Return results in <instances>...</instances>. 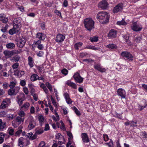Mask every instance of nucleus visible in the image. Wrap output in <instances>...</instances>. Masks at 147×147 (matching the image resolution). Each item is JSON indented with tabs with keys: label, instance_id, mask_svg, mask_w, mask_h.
<instances>
[{
	"label": "nucleus",
	"instance_id": "nucleus-1",
	"mask_svg": "<svg viewBox=\"0 0 147 147\" xmlns=\"http://www.w3.org/2000/svg\"><path fill=\"white\" fill-rule=\"evenodd\" d=\"M96 18L100 22L104 24L109 22V15L107 12L100 11L98 13Z\"/></svg>",
	"mask_w": 147,
	"mask_h": 147
},
{
	"label": "nucleus",
	"instance_id": "nucleus-2",
	"mask_svg": "<svg viewBox=\"0 0 147 147\" xmlns=\"http://www.w3.org/2000/svg\"><path fill=\"white\" fill-rule=\"evenodd\" d=\"M84 23L85 28L89 31H91L94 28V22L91 18H86Z\"/></svg>",
	"mask_w": 147,
	"mask_h": 147
},
{
	"label": "nucleus",
	"instance_id": "nucleus-3",
	"mask_svg": "<svg viewBox=\"0 0 147 147\" xmlns=\"http://www.w3.org/2000/svg\"><path fill=\"white\" fill-rule=\"evenodd\" d=\"M25 123H29L28 126V129L31 130L33 129L36 126V123L34 117L32 116H30L25 121Z\"/></svg>",
	"mask_w": 147,
	"mask_h": 147
},
{
	"label": "nucleus",
	"instance_id": "nucleus-4",
	"mask_svg": "<svg viewBox=\"0 0 147 147\" xmlns=\"http://www.w3.org/2000/svg\"><path fill=\"white\" fill-rule=\"evenodd\" d=\"M11 103L10 99L9 98H6L4 99L1 103L0 108L3 109L7 107Z\"/></svg>",
	"mask_w": 147,
	"mask_h": 147
},
{
	"label": "nucleus",
	"instance_id": "nucleus-5",
	"mask_svg": "<svg viewBox=\"0 0 147 147\" xmlns=\"http://www.w3.org/2000/svg\"><path fill=\"white\" fill-rule=\"evenodd\" d=\"M22 19L21 18H18L15 19L13 21V26L15 28H18L20 30L21 27Z\"/></svg>",
	"mask_w": 147,
	"mask_h": 147
},
{
	"label": "nucleus",
	"instance_id": "nucleus-6",
	"mask_svg": "<svg viewBox=\"0 0 147 147\" xmlns=\"http://www.w3.org/2000/svg\"><path fill=\"white\" fill-rule=\"evenodd\" d=\"M131 28L133 30L136 32L140 31L142 29V26L136 22L133 23L131 25Z\"/></svg>",
	"mask_w": 147,
	"mask_h": 147
},
{
	"label": "nucleus",
	"instance_id": "nucleus-7",
	"mask_svg": "<svg viewBox=\"0 0 147 147\" xmlns=\"http://www.w3.org/2000/svg\"><path fill=\"white\" fill-rule=\"evenodd\" d=\"M121 55L125 59L129 60H133V57L129 53L124 51L121 53Z\"/></svg>",
	"mask_w": 147,
	"mask_h": 147
},
{
	"label": "nucleus",
	"instance_id": "nucleus-8",
	"mask_svg": "<svg viewBox=\"0 0 147 147\" xmlns=\"http://www.w3.org/2000/svg\"><path fill=\"white\" fill-rule=\"evenodd\" d=\"M117 95L121 97V98H125L126 97V92L125 90L122 88H119L117 91Z\"/></svg>",
	"mask_w": 147,
	"mask_h": 147
},
{
	"label": "nucleus",
	"instance_id": "nucleus-9",
	"mask_svg": "<svg viewBox=\"0 0 147 147\" xmlns=\"http://www.w3.org/2000/svg\"><path fill=\"white\" fill-rule=\"evenodd\" d=\"M25 96L23 93H20L17 96V101L20 106L21 105L24 100Z\"/></svg>",
	"mask_w": 147,
	"mask_h": 147
},
{
	"label": "nucleus",
	"instance_id": "nucleus-10",
	"mask_svg": "<svg viewBox=\"0 0 147 147\" xmlns=\"http://www.w3.org/2000/svg\"><path fill=\"white\" fill-rule=\"evenodd\" d=\"M26 41V40L25 38H20L17 41V46L19 47L22 48L25 45Z\"/></svg>",
	"mask_w": 147,
	"mask_h": 147
},
{
	"label": "nucleus",
	"instance_id": "nucleus-11",
	"mask_svg": "<svg viewBox=\"0 0 147 147\" xmlns=\"http://www.w3.org/2000/svg\"><path fill=\"white\" fill-rule=\"evenodd\" d=\"M108 4L107 2L105 0L100 1L98 3V7L103 9H106L108 7Z\"/></svg>",
	"mask_w": 147,
	"mask_h": 147
},
{
	"label": "nucleus",
	"instance_id": "nucleus-12",
	"mask_svg": "<svg viewBox=\"0 0 147 147\" xmlns=\"http://www.w3.org/2000/svg\"><path fill=\"white\" fill-rule=\"evenodd\" d=\"M73 77L75 81L81 83L83 81V78H82L78 72L75 73Z\"/></svg>",
	"mask_w": 147,
	"mask_h": 147
},
{
	"label": "nucleus",
	"instance_id": "nucleus-13",
	"mask_svg": "<svg viewBox=\"0 0 147 147\" xmlns=\"http://www.w3.org/2000/svg\"><path fill=\"white\" fill-rule=\"evenodd\" d=\"M65 38V36L61 34H59L55 38V41L57 42H61L63 41Z\"/></svg>",
	"mask_w": 147,
	"mask_h": 147
},
{
	"label": "nucleus",
	"instance_id": "nucleus-14",
	"mask_svg": "<svg viewBox=\"0 0 147 147\" xmlns=\"http://www.w3.org/2000/svg\"><path fill=\"white\" fill-rule=\"evenodd\" d=\"M26 142H28L26 140L22 137H21L18 140V145L20 147H23L24 146H26L28 144L26 143Z\"/></svg>",
	"mask_w": 147,
	"mask_h": 147
},
{
	"label": "nucleus",
	"instance_id": "nucleus-15",
	"mask_svg": "<svg viewBox=\"0 0 147 147\" xmlns=\"http://www.w3.org/2000/svg\"><path fill=\"white\" fill-rule=\"evenodd\" d=\"M36 37L39 39V40H44L46 38L47 36L45 34L41 32H38L36 34Z\"/></svg>",
	"mask_w": 147,
	"mask_h": 147
},
{
	"label": "nucleus",
	"instance_id": "nucleus-16",
	"mask_svg": "<svg viewBox=\"0 0 147 147\" xmlns=\"http://www.w3.org/2000/svg\"><path fill=\"white\" fill-rule=\"evenodd\" d=\"M94 67L95 69L101 72H105L106 70L105 68L103 67L99 64L94 65Z\"/></svg>",
	"mask_w": 147,
	"mask_h": 147
},
{
	"label": "nucleus",
	"instance_id": "nucleus-17",
	"mask_svg": "<svg viewBox=\"0 0 147 147\" xmlns=\"http://www.w3.org/2000/svg\"><path fill=\"white\" fill-rule=\"evenodd\" d=\"M63 96L65 99L67 103L68 104H71L72 102V101L70 98L69 94L67 93H65L63 94Z\"/></svg>",
	"mask_w": 147,
	"mask_h": 147
},
{
	"label": "nucleus",
	"instance_id": "nucleus-18",
	"mask_svg": "<svg viewBox=\"0 0 147 147\" xmlns=\"http://www.w3.org/2000/svg\"><path fill=\"white\" fill-rule=\"evenodd\" d=\"M24 71H23L16 70L14 71V75L17 76L18 78H20L24 75Z\"/></svg>",
	"mask_w": 147,
	"mask_h": 147
},
{
	"label": "nucleus",
	"instance_id": "nucleus-19",
	"mask_svg": "<svg viewBox=\"0 0 147 147\" xmlns=\"http://www.w3.org/2000/svg\"><path fill=\"white\" fill-rule=\"evenodd\" d=\"M41 41L40 40H38L36 41H35L34 43L37 46L38 48L40 50H42L44 49V46L43 45L41 44Z\"/></svg>",
	"mask_w": 147,
	"mask_h": 147
},
{
	"label": "nucleus",
	"instance_id": "nucleus-20",
	"mask_svg": "<svg viewBox=\"0 0 147 147\" xmlns=\"http://www.w3.org/2000/svg\"><path fill=\"white\" fill-rule=\"evenodd\" d=\"M122 9L121 5L118 4L116 6L113 10V12L114 13H117L121 11Z\"/></svg>",
	"mask_w": 147,
	"mask_h": 147
},
{
	"label": "nucleus",
	"instance_id": "nucleus-21",
	"mask_svg": "<svg viewBox=\"0 0 147 147\" xmlns=\"http://www.w3.org/2000/svg\"><path fill=\"white\" fill-rule=\"evenodd\" d=\"M30 106V104L28 102L24 103L22 106L21 107L20 109L24 111H27L29 109Z\"/></svg>",
	"mask_w": 147,
	"mask_h": 147
},
{
	"label": "nucleus",
	"instance_id": "nucleus-22",
	"mask_svg": "<svg viewBox=\"0 0 147 147\" xmlns=\"http://www.w3.org/2000/svg\"><path fill=\"white\" fill-rule=\"evenodd\" d=\"M117 32L114 29L111 30L108 34V36L110 38H115L116 36Z\"/></svg>",
	"mask_w": 147,
	"mask_h": 147
},
{
	"label": "nucleus",
	"instance_id": "nucleus-23",
	"mask_svg": "<svg viewBox=\"0 0 147 147\" xmlns=\"http://www.w3.org/2000/svg\"><path fill=\"white\" fill-rule=\"evenodd\" d=\"M82 140L84 142L88 143L89 141L88 135L85 133H83L82 134Z\"/></svg>",
	"mask_w": 147,
	"mask_h": 147
},
{
	"label": "nucleus",
	"instance_id": "nucleus-24",
	"mask_svg": "<svg viewBox=\"0 0 147 147\" xmlns=\"http://www.w3.org/2000/svg\"><path fill=\"white\" fill-rule=\"evenodd\" d=\"M137 121H129L128 120L127 122H125L124 123L125 125L127 126L130 125L131 126L135 127L136 126Z\"/></svg>",
	"mask_w": 147,
	"mask_h": 147
},
{
	"label": "nucleus",
	"instance_id": "nucleus-25",
	"mask_svg": "<svg viewBox=\"0 0 147 147\" xmlns=\"http://www.w3.org/2000/svg\"><path fill=\"white\" fill-rule=\"evenodd\" d=\"M20 30L18 28H15L13 26V28L10 29L9 32L10 34L13 35L15 33H18Z\"/></svg>",
	"mask_w": 147,
	"mask_h": 147
},
{
	"label": "nucleus",
	"instance_id": "nucleus-26",
	"mask_svg": "<svg viewBox=\"0 0 147 147\" xmlns=\"http://www.w3.org/2000/svg\"><path fill=\"white\" fill-rule=\"evenodd\" d=\"M66 84L69 86L72 87L73 88H76V85L74 83L71 82L70 80H69L67 81L65 83Z\"/></svg>",
	"mask_w": 147,
	"mask_h": 147
},
{
	"label": "nucleus",
	"instance_id": "nucleus-27",
	"mask_svg": "<svg viewBox=\"0 0 147 147\" xmlns=\"http://www.w3.org/2000/svg\"><path fill=\"white\" fill-rule=\"evenodd\" d=\"M106 47L110 50H115L117 49V47L114 44H110L106 46Z\"/></svg>",
	"mask_w": 147,
	"mask_h": 147
},
{
	"label": "nucleus",
	"instance_id": "nucleus-28",
	"mask_svg": "<svg viewBox=\"0 0 147 147\" xmlns=\"http://www.w3.org/2000/svg\"><path fill=\"white\" fill-rule=\"evenodd\" d=\"M3 54L7 58H9L13 55L12 51L7 50L3 52Z\"/></svg>",
	"mask_w": 147,
	"mask_h": 147
},
{
	"label": "nucleus",
	"instance_id": "nucleus-29",
	"mask_svg": "<svg viewBox=\"0 0 147 147\" xmlns=\"http://www.w3.org/2000/svg\"><path fill=\"white\" fill-rule=\"evenodd\" d=\"M38 119L40 125L42 126L43 123L45 121V118L42 115H40L38 117Z\"/></svg>",
	"mask_w": 147,
	"mask_h": 147
},
{
	"label": "nucleus",
	"instance_id": "nucleus-30",
	"mask_svg": "<svg viewBox=\"0 0 147 147\" xmlns=\"http://www.w3.org/2000/svg\"><path fill=\"white\" fill-rule=\"evenodd\" d=\"M0 20L2 21L3 23H7L8 21V19L6 17H5L3 14H0Z\"/></svg>",
	"mask_w": 147,
	"mask_h": 147
},
{
	"label": "nucleus",
	"instance_id": "nucleus-31",
	"mask_svg": "<svg viewBox=\"0 0 147 147\" xmlns=\"http://www.w3.org/2000/svg\"><path fill=\"white\" fill-rule=\"evenodd\" d=\"M24 119L25 117H22L19 116L17 117L16 118V121L19 123V124H20L24 121Z\"/></svg>",
	"mask_w": 147,
	"mask_h": 147
},
{
	"label": "nucleus",
	"instance_id": "nucleus-32",
	"mask_svg": "<svg viewBox=\"0 0 147 147\" xmlns=\"http://www.w3.org/2000/svg\"><path fill=\"white\" fill-rule=\"evenodd\" d=\"M85 49H92L94 50H99L100 48L99 47H96L94 46L91 45H87L85 47Z\"/></svg>",
	"mask_w": 147,
	"mask_h": 147
},
{
	"label": "nucleus",
	"instance_id": "nucleus-33",
	"mask_svg": "<svg viewBox=\"0 0 147 147\" xmlns=\"http://www.w3.org/2000/svg\"><path fill=\"white\" fill-rule=\"evenodd\" d=\"M28 87L30 90L31 94L34 93L35 90L34 89V86L32 84H28Z\"/></svg>",
	"mask_w": 147,
	"mask_h": 147
},
{
	"label": "nucleus",
	"instance_id": "nucleus-34",
	"mask_svg": "<svg viewBox=\"0 0 147 147\" xmlns=\"http://www.w3.org/2000/svg\"><path fill=\"white\" fill-rule=\"evenodd\" d=\"M6 125L5 123H3L2 120L0 119V131H3L5 129Z\"/></svg>",
	"mask_w": 147,
	"mask_h": 147
},
{
	"label": "nucleus",
	"instance_id": "nucleus-35",
	"mask_svg": "<svg viewBox=\"0 0 147 147\" xmlns=\"http://www.w3.org/2000/svg\"><path fill=\"white\" fill-rule=\"evenodd\" d=\"M6 47L8 49H13L15 47V45L13 43H9L6 44Z\"/></svg>",
	"mask_w": 147,
	"mask_h": 147
},
{
	"label": "nucleus",
	"instance_id": "nucleus-36",
	"mask_svg": "<svg viewBox=\"0 0 147 147\" xmlns=\"http://www.w3.org/2000/svg\"><path fill=\"white\" fill-rule=\"evenodd\" d=\"M44 132V130L42 128H37L36 129L35 134L36 135H39Z\"/></svg>",
	"mask_w": 147,
	"mask_h": 147
},
{
	"label": "nucleus",
	"instance_id": "nucleus-37",
	"mask_svg": "<svg viewBox=\"0 0 147 147\" xmlns=\"http://www.w3.org/2000/svg\"><path fill=\"white\" fill-rule=\"evenodd\" d=\"M28 64L30 66V67H32L34 66V64H33V62L32 60V58L29 56L28 57Z\"/></svg>",
	"mask_w": 147,
	"mask_h": 147
},
{
	"label": "nucleus",
	"instance_id": "nucleus-38",
	"mask_svg": "<svg viewBox=\"0 0 147 147\" xmlns=\"http://www.w3.org/2000/svg\"><path fill=\"white\" fill-rule=\"evenodd\" d=\"M5 134L3 132L0 133V144L2 143L4 141Z\"/></svg>",
	"mask_w": 147,
	"mask_h": 147
},
{
	"label": "nucleus",
	"instance_id": "nucleus-39",
	"mask_svg": "<svg viewBox=\"0 0 147 147\" xmlns=\"http://www.w3.org/2000/svg\"><path fill=\"white\" fill-rule=\"evenodd\" d=\"M38 76L36 74H34L31 76L30 79L32 81L34 82L38 80Z\"/></svg>",
	"mask_w": 147,
	"mask_h": 147
},
{
	"label": "nucleus",
	"instance_id": "nucleus-40",
	"mask_svg": "<svg viewBox=\"0 0 147 147\" xmlns=\"http://www.w3.org/2000/svg\"><path fill=\"white\" fill-rule=\"evenodd\" d=\"M23 110L20 109L18 113V116L22 117H24L25 115V113L24 112Z\"/></svg>",
	"mask_w": 147,
	"mask_h": 147
},
{
	"label": "nucleus",
	"instance_id": "nucleus-41",
	"mask_svg": "<svg viewBox=\"0 0 147 147\" xmlns=\"http://www.w3.org/2000/svg\"><path fill=\"white\" fill-rule=\"evenodd\" d=\"M20 59V56L18 55H16L13 57L12 59H11V60L13 62H17L19 61Z\"/></svg>",
	"mask_w": 147,
	"mask_h": 147
},
{
	"label": "nucleus",
	"instance_id": "nucleus-42",
	"mask_svg": "<svg viewBox=\"0 0 147 147\" xmlns=\"http://www.w3.org/2000/svg\"><path fill=\"white\" fill-rule=\"evenodd\" d=\"M54 114L56 115V117L53 116L52 118L53 120L56 121H57L59 120V116L56 111H54Z\"/></svg>",
	"mask_w": 147,
	"mask_h": 147
},
{
	"label": "nucleus",
	"instance_id": "nucleus-43",
	"mask_svg": "<svg viewBox=\"0 0 147 147\" xmlns=\"http://www.w3.org/2000/svg\"><path fill=\"white\" fill-rule=\"evenodd\" d=\"M83 44L82 42H79L76 43L74 45V47L76 49L78 50L79 48L82 46Z\"/></svg>",
	"mask_w": 147,
	"mask_h": 147
},
{
	"label": "nucleus",
	"instance_id": "nucleus-44",
	"mask_svg": "<svg viewBox=\"0 0 147 147\" xmlns=\"http://www.w3.org/2000/svg\"><path fill=\"white\" fill-rule=\"evenodd\" d=\"M61 109L62 110L63 113L65 115L67 114L68 112L67 108L65 107L62 106L60 107Z\"/></svg>",
	"mask_w": 147,
	"mask_h": 147
},
{
	"label": "nucleus",
	"instance_id": "nucleus-45",
	"mask_svg": "<svg viewBox=\"0 0 147 147\" xmlns=\"http://www.w3.org/2000/svg\"><path fill=\"white\" fill-rule=\"evenodd\" d=\"M15 92V91L13 90V88H10L8 90V94L10 95H16V92Z\"/></svg>",
	"mask_w": 147,
	"mask_h": 147
},
{
	"label": "nucleus",
	"instance_id": "nucleus-46",
	"mask_svg": "<svg viewBox=\"0 0 147 147\" xmlns=\"http://www.w3.org/2000/svg\"><path fill=\"white\" fill-rule=\"evenodd\" d=\"M22 127L21 126H20L18 127V129L19 130L15 133V136H18L20 135V134L22 132Z\"/></svg>",
	"mask_w": 147,
	"mask_h": 147
},
{
	"label": "nucleus",
	"instance_id": "nucleus-47",
	"mask_svg": "<svg viewBox=\"0 0 147 147\" xmlns=\"http://www.w3.org/2000/svg\"><path fill=\"white\" fill-rule=\"evenodd\" d=\"M117 24V25H125L127 24L126 22L123 20L120 21H118Z\"/></svg>",
	"mask_w": 147,
	"mask_h": 147
},
{
	"label": "nucleus",
	"instance_id": "nucleus-48",
	"mask_svg": "<svg viewBox=\"0 0 147 147\" xmlns=\"http://www.w3.org/2000/svg\"><path fill=\"white\" fill-rule=\"evenodd\" d=\"M90 40L92 42H97L98 40V38L96 36H94L92 37H91L90 38Z\"/></svg>",
	"mask_w": 147,
	"mask_h": 147
},
{
	"label": "nucleus",
	"instance_id": "nucleus-49",
	"mask_svg": "<svg viewBox=\"0 0 147 147\" xmlns=\"http://www.w3.org/2000/svg\"><path fill=\"white\" fill-rule=\"evenodd\" d=\"M45 85L50 91H53V88L52 85L48 82L45 83Z\"/></svg>",
	"mask_w": 147,
	"mask_h": 147
},
{
	"label": "nucleus",
	"instance_id": "nucleus-50",
	"mask_svg": "<svg viewBox=\"0 0 147 147\" xmlns=\"http://www.w3.org/2000/svg\"><path fill=\"white\" fill-rule=\"evenodd\" d=\"M9 134L10 135H12L13 134L14 130L12 127H9L8 130Z\"/></svg>",
	"mask_w": 147,
	"mask_h": 147
},
{
	"label": "nucleus",
	"instance_id": "nucleus-51",
	"mask_svg": "<svg viewBox=\"0 0 147 147\" xmlns=\"http://www.w3.org/2000/svg\"><path fill=\"white\" fill-rule=\"evenodd\" d=\"M73 110L75 112L76 114L78 115H80V112L77 109L76 107L74 106L73 108Z\"/></svg>",
	"mask_w": 147,
	"mask_h": 147
},
{
	"label": "nucleus",
	"instance_id": "nucleus-52",
	"mask_svg": "<svg viewBox=\"0 0 147 147\" xmlns=\"http://www.w3.org/2000/svg\"><path fill=\"white\" fill-rule=\"evenodd\" d=\"M7 113L5 111H2L0 112V117H5L6 116Z\"/></svg>",
	"mask_w": 147,
	"mask_h": 147
},
{
	"label": "nucleus",
	"instance_id": "nucleus-53",
	"mask_svg": "<svg viewBox=\"0 0 147 147\" xmlns=\"http://www.w3.org/2000/svg\"><path fill=\"white\" fill-rule=\"evenodd\" d=\"M19 124H18L17 122L15 121H13L12 122V125L15 128L17 127L19 125Z\"/></svg>",
	"mask_w": 147,
	"mask_h": 147
},
{
	"label": "nucleus",
	"instance_id": "nucleus-54",
	"mask_svg": "<svg viewBox=\"0 0 147 147\" xmlns=\"http://www.w3.org/2000/svg\"><path fill=\"white\" fill-rule=\"evenodd\" d=\"M142 40L140 36H138L136 37L135 41L137 43L140 42Z\"/></svg>",
	"mask_w": 147,
	"mask_h": 147
},
{
	"label": "nucleus",
	"instance_id": "nucleus-55",
	"mask_svg": "<svg viewBox=\"0 0 147 147\" xmlns=\"http://www.w3.org/2000/svg\"><path fill=\"white\" fill-rule=\"evenodd\" d=\"M19 66V64L18 63H14L12 66L13 69H17Z\"/></svg>",
	"mask_w": 147,
	"mask_h": 147
},
{
	"label": "nucleus",
	"instance_id": "nucleus-56",
	"mask_svg": "<svg viewBox=\"0 0 147 147\" xmlns=\"http://www.w3.org/2000/svg\"><path fill=\"white\" fill-rule=\"evenodd\" d=\"M67 134L69 138H68V140H72L73 138V136L72 134L70 132H67Z\"/></svg>",
	"mask_w": 147,
	"mask_h": 147
},
{
	"label": "nucleus",
	"instance_id": "nucleus-57",
	"mask_svg": "<svg viewBox=\"0 0 147 147\" xmlns=\"http://www.w3.org/2000/svg\"><path fill=\"white\" fill-rule=\"evenodd\" d=\"M147 105L146 104L144 106H142V105H138V108L139 109L140 111H141L142 109H143L144 108H146L147 106Z\"/></svg>",
	"mask_w": 147,
	"mask_h": 147
},
{
	"label": "nucleus",
	"instance_id": "nucleus-58",
	"mask_svg": "<svg viewBox=\"0 0 147 147\" xmlns=\"http://www.w3.org/2000/svg\"><path fill=\"white\" fill-rule=\"evenodd\" d=\"M51 100L52 103L53 104L54 106L56 108L57 107V104L56 103V102L55 101L54 99L53 98L51 97Z\"/></svg>",
	"mask_w": 147,
	"mask_h": 147
},
{
	"label": "nucleus",
	"instance_id": "nucleus-59",
	"mask_svg": "<svg viewBox=\"0 0 147 147\" xmlns=\"http://www.w3.org/2000/svg\"><path fill=\"white\" fill-rule=\"evenodd\" d=\"M2 86L4 89H7L9 86V84L7 82H4Z\"/></svg>",
	"mask_w": 147,
	"mask_h": 147
},
{
	"label": "nucleus",
	"instance_id": "nucleus-60",
	"mask_svg": "<svg viewBox=\"0 0 147 147\" xmlns=\"http://www.w3.org/2000/svg\"><path fill=\"white\" fill-rule=\"evenodd\" d=\"M44 52L42 51H40L37 53V55L39 57H42L43 56Z\"/></svg>",
	"mask_w": 147,
	"mask_h": 147
},
{
	"label": "nucleus",
	"instance_id": "nucleus-61",
	"mask_svg": "<svg viewBox=\"0 0 147 147\" xmlns=\"http://www.w3.org/2000/svg\"><path fill=\"white\" fill-rule=\"evenodd\" d=\"M61 72L63 74L66 75L67 74L68 71L66 69H64L61 70Z\"/></svg>",
	"mask_w": 147,
	"mask_h": 147
},
{
	"label": "nucleus",
	"instance_id": "nucleus-62",
	"mask_svg": "<svg viewBox=\"0 0 147 147\" xmlns=\"http://www.w3.org/2000/svg\"><path fill=\"white\" fill-rule=\"evenodd\" d=\"M23 91L26 95H27L28 93V88L26 87H24L23 88Z\"/></svg>",
	"mask_w": 147,
	"mask_h": 147
},
{
	"label": "nucleus",
	"instance_id": "nucleus-63",
	"mask_svg": "<svg viewBox=\"0 0 147 147\" xmlns=\"http://www.w3.org/2000/svg\"><path fill=\"white\" fill-rule=\"evenodd\" d=\"M62 137V136L60 134H57L55 136L56 138L60 140H61Z\"/></svg>",
	"mask_w": 147,
	"mask_h": 147
},
{
	"label": "nucleus",
	"instance_id": "nucleus-64",
	"mask_svg": "<svg viewBox=\"0 0 147 147\" xmlns=\"http://www.w3.org/2000/svg\"><path fill=\"white\" fill-rule=\"evenodd\" d=\"M13 90L15 91V92H16V94L19 92V90L20 89V88L19 86H16L14 88H13Z\"/></svg>",
	"mask_w": 147,
	"mask_h": 147
}]
</instances>
